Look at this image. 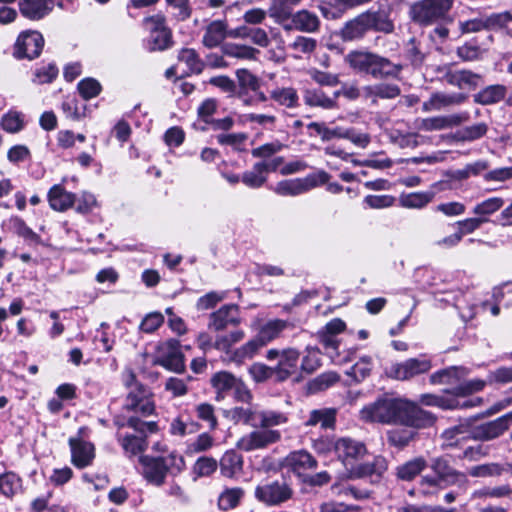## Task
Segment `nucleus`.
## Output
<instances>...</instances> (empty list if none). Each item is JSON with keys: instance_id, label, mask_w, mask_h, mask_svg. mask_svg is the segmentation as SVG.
I'll use <instances>...</instances> for the list:
<instances>
[{"instance_id": "obj_43", "label": "nucleus", "mask_w": 512, "mask_h": 512, "mask_svg": "<svg viewBox=\"0 0 512 512\" xmlns=\"http://www.w3.org/2000/svg\"><path fill=\"white\" fill-rule=\"evenodd\" d=\"M304 102L310 107H321L323 109H333L336 107V101L328 97L323 91L317 89H307L304 92Z\"/></svg>"}, {"instance_id": "obj_15", "label": "nucleus", "mask_w": 512, "mask_h": 512, "mask_svg": "<svg viewBox=\"0 0 512 512\" xmlns=\"http://www.w3.org/2000/svg\"><path fill=\"white\" fill-rule=\"evenodd\" d=\"M85 429L84 427L80 428L78 431L79 436L69 439L71 462L79 469L90 466L95 458L94 445L82 439V434Z\"/></svg>"}, {"instance_id": "obj_23", "label": "nucleus", "mask_w": 512, "mask_h": 512, "mask_svg": "<svg viewBox=\"0 0 512 512\" xmlns=\"http://www.w3.org/2000/svg\"><path fill=\"white\" fill-rule=\"evenodd\" d=\"M50 207L59 212L68 210L76 201L75 194L68 192L59 184L54 185L48 192Z\"/></svg>"}, {"instance_id": "obj_29", "label": "nucleus", "mask_w": 512, "mask_h": 512, "mask_svg": "<svg viewBox=\"0 0 512 512\" xmlns=\"http://www.w3.org/2000/svg\"><path fill=\"white\" fill-rule=\"evenodd\" d=\"M367 24V30H373L382 33H392L394 24L392 20L383 12L380 11H366L363 12Z\"/></svg>"}, {"instance_id": "obj_27", "label": "nucleus", "mask_w": 512, "mask_h": 512, "mask_svg": "<svg viewBox=\"0 0 512 512\" xmlns=\"http://www.w3.org/2000/svg\"><path fill=\"white\" fill-rule=\"evenodd\" d=\"M259 409L257 406L249 405L248 407L237 406L226 411V417L234 423H243L257 427Z\"/></svg>"}, {"instance_id": "obj_53", "label": "nucleus", "mask_w": 512, "mask_h": 512, "mask_svg": "<svg viewBox=\"0 0 512 512\" xmlns=\"http://www.w3.org/2000/svg\"><path fill=\"white\" fill-rule=\"evenodd\" d=\"M415 435L416 433L411 430L396 428L387 432V441L391 446L404 448L414 439Z\"/></svg>"}, {"instance_id": "obj_61", "label": "nucleus", "mask_w": 512, "mask_h": 512, "mask_svg": "<svg viewBox=\"0 0 512 512\" xmlns=\"http://www.w3.org/2000/svg\"><path fill=\"white\" fill-rule=\"evenodd\" d=\"M419 402L422 405L435 406L440 407L442 409H453L459 405V403L456 402V400L446 399L442 396H438L435 394H422L419 398Z\"/></svg>"}, {"instance_id": "obj_12", "label": "nucleus", "mask_w": 512, "mask_h": 512, "mask_svg": "<svg viewBox=\"0 0 512 512\" xmlns=\"http://www.w3.org/2000/svg\"><path fill=\"white\" fill-rule=\"evenodd\" d=\"M44 39L40 32L28 30L22 32L15 43L14 55L18 59L32 60L38 57L43 49Z\"/></svg>"}, {"instance_id": "obj_56", "label": "nucleus", "mask_w": 512, "mask_h": 512, "mask_svg": "<svg viewBox=\"0 0 512 512\" xmlns=\"http://www.w3.org/2000/svg\"><path fill=\"white\" fill-rule=\"evenodd\" d=\"M371 358L368 356L362 357L356 364H354L346 374L350 376L356 383L363 381L371 372Z\"/></svg>"}, {"instance_id": "obj_62", "label": "nucleus", "mask_w": 512, "mask_h": 512, "mask_svg": "<svg viewBox=\"0 0 512 512\" xmlns=\"http://www.w3.org/2000/svg\"><path fill=\"white\" fill-rule=\"evenodd\" d=\"M78 91L85 100H89L99 95L101 85L94 78H86L78 83Z\"/></svg>"}, {"instance_id": "obj_4", "label": "nucleus", "mask_w": 512, "mask_h": 512, "mask_svg": "<svg viewBox=\"0 0 512 512\" xmlns=\"http://www.w3.org/2000/svg\"><path fill=\"white\" fill-rule=\"evenodd\" d=\"M454 0H418L409 8L411 20L429 26L443 20L451 10Z\"/></svg>"}, {"instance_id": "obj_49", "label": "nucleus", "mask_w": 512, "mask_h": 512, "mask_svg": "<svg viewBox=\"0 0 512 512\" xmlns=\"http://www.w3.org/2000/svg\"><path fill=\"white\" fill-rule=\"evenodd\" d=\"M294 5L288 2V0H274L269 9V16L277 23L283 24L289 18L292 19V7Z\"/></svg>"}, {"instance_id": "obj_52", "label": "nucleus", "mask_w": 512, "mask_h": 512, "mask_svg": "<svg viewBox=\"0 0 512 512\" xmlns=\"http://www.w3.org/2000/svg\"><path fill=\"white\" fill-rule=\"evenodd\" d=\"M485 20L488 31L508 29L509 25L512 23V13L509 11L492 13L485 15Z\"/></svg>"}, {"instance_id": "obj_24", "label": "nucleus", "mask_w": 512, "mask_h": 512, "mask_svg": "<svg viewBox=\"0 0 512 512\" xmlns=\"http://www.w3.org/2000/svg\"><path fill=\"white\" fill-rule=\"evenodd\" d=\"M507 87L502 84L489 85L481 89L473 96L475 103L488 106L499 103L502 100L506 101Z\"/></svg>"}, {"instance_id": "obj_41", "label": "nucleus", "mask_w": 512, "mask_h": 512, "mask_svg": "<svg viewBox=\"0 0 512 512\" xmlns=\"http://www.w3.org/2000/svg\"><path fill=\"white\" fill-rule=\"evenodd\" d=\"M264 342L257 335L233 352L232 360L238 363L253 358L264 347Z\"/></svg>"}, {"instance_id": "obj_39", "label": "nucleus", "mask_w": 512, "mask_h": 512, "mask_svg": "<svg viewBox=\"0 0 512 512\" xmlns=\"http://www.w3.org/2000/svg\"><path fill=\"white\" fill-rule=\"evenodd\" d=\"M241 181L248 187L257 189L267 181L264 162H257L251 170L245 171L241 176Z\"/></svg>"}, {"instance_id": "obj_11", "label": "nucleus", "mask_w": 512, "mask_h": 512, "mask_svg": "<svg viewBox=\"0 0 512 512\" xmlns=\"http://www.w3.org/2000/svg\"><path fill=\"white\" fill-rule=\"evenodd\" d=\"M293 496V490L285 481H273L258 485L255 489V497L267 505L282 504Z\"/></svg>"}, {"instance_id": "obj_26", "label": "nucleus", "mask_w": 512, "mask_h": 512, "mask_svg": "<svg viewBox=\"0 0 512 512\" xmlns=\"http://www.w3.org/2000/svg\"><path fill=\"white\" fill-rule=\"evenodd\" d=\"M337 409L324 407L310 411L305 426H316L320 424L323 429H333L336 423Z\"/></svg>"}, {"instance_id": "obj_31", "label": "nucleus", "mask_w": 512, "mask_h": 512, "mask_svg": "<svg viewBox=\"0 0 512 512\" xmlns=\"http://www.w3.org/2000/svg\"><path fill=\"white\" fill-rule=\"evenodd\" d=\"M367 32L364 14L361 13L345 23L340 31V36L344 41H353L362 38Z\"/></svg>"}, {"instance_id": "obj_47", "label": "nucleus", "mask_w": 512, "mask_h": 512, "mask_svg": "<svg viewBox=\"0 0 512 512\" xmlns=\"http://www.w3.org/2000/svg\"><path fill=\"white\" fill-rule=\"evenodd\" d=\"M8 222L9 228L18 236L34 244L41 243L40 236L29 228L21 218L14 216Z\"/></svg>"}, {"instance_id": "obj_37", "label": "nucleus", "mask_w": 512, "mask_h": 512, "mask_svg": "<svg viewBox=\"0 0 512 512\" xmlns=\"http://www.w3.org/2000/svg\"><path fill=\"white\" fill-rule=\"evenodd\" d=\"M367 98L375 101L377 98L394 99L400 95V88L395 84L379 83L364 88Z\"/></svg>"}, {"instance_id": "obj_58", "label": "nucleus", "mask_w": 512, "mask_h": 512, "mask_svg": "<svg viewBox=\"0 0 512 512\" xmlns=\"http://www.w3.org/2000/svg\"><path fill=\"white\" fill-rule=\"evenodd\" d=\"M2 128L9 133H17L24 127L23 114L17 111H9L1 119Z\"/></svg>"}, {"instance_id": "obj_3", "label": "nucleus", "mask_w": 512, "mask_h": 512, "mask_svg": "<svg viewBox=\"0 0 512 512\" xmlns=\"http://www.w3.org/2000/svg\"><path fill=\"white\" fill-rule=\"evenodd\" d=\"M509 417H499L477 426L458 425L444 431L443 438L446 440L447 447L460 446L468 439L476 441H490L501 436L507 429V419Z\"/></svg>"}, {"instance_id": "obj_55", "label": "nucleus", "mask_w": 512, "mask_h": 512, "mask_svg": "<svg viewBox=\"0 0 512 512\" xmlns=\"http://www.w3.org/2000/svg\"><path fill=\"white\" fill-rule=\"evenodd\" d=\"M504 205V200L501 197H491L476 204L473 208V213L477 216H489L497 212Z\"/></svg>"}, {"instance_id": "obj_28", "label": "nucleus", "mask_w": 512, "mask_h": 512, "mask_svg": "<svg viewBox=\"0 0 512 512\" xmlns=\"http://www.w3.org/2000/svg\"><path fill=\"white\" fill-rule=\"evenodd\" d=\"M244 495L245 491L241 487H225L218 496L217 507L224 512L235 509Z\"/></svg>"}, {"instance_id": "obj_64", "label": "nucleus", "mask_w": 512, "mask_h": 512, "mask_svg": "<svg viewBox=\"0 0 512 512\" xmlns=\"http://www.w3.org/2000/svg\"><path fill=\"white\" fill-rule=\"evenodd\" d=\"M164 322V316L160 312L147 314L140 323L139 329L145 333L156 331Z\"/></svg>"}, {"instance_id": "obj_25", "label": "nucleus", "mask_w": 512, "mask_h": 512, "mask_svg": "<svg viewBox=\"0 0 512 512\" xmlns=\"http://www.w3.org/2000/svg\"><path fill=\"white\" fill-rule=\"evenodd\" d=\"M320 20L318 16L307 10H301L292 16V25H284L285 29H296L306 33H314L319 29Z\"/></svg>"}, {"instance_id": "obj_2", "label": "nucleus", "mask_w": 512, "mask_h": 512, "mask_svg": "<svg viewBox=\"0 0 512 512\" xmlns=\"http://www.w3.org/2000/svg\"><path fill=\"white\" fill-rule=\"evenodd\" d=\"M349 66L359 73L370 75L374 79L399 78L403 66L388 58L365 50H354L345 56Z\"/></svg>"}, {"instance_id": "obj_9", "label": "nucleus", "mask_w": 512, "mask_h": 512, "mask_svg": "<svg viewBox=\"0 0 512 512\" xmlns=\"http://www.w3.org/2000/svg\"><path fill=\"white\" fill-rule=\"evenodd\" d=\"M432 368L431 360L422 355L391 365L388 375L396 380L406 381L427 373Z\"/></svg>"}, {"instance_id": "obj_1", "label": "nucleus", "mask_w": 512, "mask_h": 512, "mask_svg": "<svg viewBox=\"0 0 512 512\" xmlns=\"http://www.w3.org/2000/svg\"><path fill=\"white\" fill-rule=\"evenodd\" d=\"M360 419L370 423L403 425L414 429L432 426L436 417L419 404L402 397H382L360 410Z\"/></svg>"}, {"instance_id": "obj_59", "label": "nucleus", "mask_w": 512, "mask_h": 512, "mask_svg": "<svg viewBox=\"0 0 512 512\" xmlns=\"http://www.w3.org/2000/svg\"><path fill=\"white\" fill-rule=\"evenodd\" d=\"M503 470V467L498 463H486L471 467L468 474L479 478L495 477L501 475Z\"/></svg>"}, {"instance_id": "obj_18", "label": "nucleus", "mask_w": 512, "mask_h": 512, "mask_svg": "<svg viewBox=\"0 0 512 512\" xmlns=\"http://www.w3.org/2000/svg\"><path fill=\"white\" fill-rule=\"evenodd\" d=\"M317 460L306 450L290 452L283 461V466L298 476H303L306 471L316 469Z\"/></svg>"}, {"instance_id": "obj_34", "label": "nucleus", "mask_w": 512, "mask_h": 512, "mask_svg": "<svg viewBox=\"0 0 512 512\" xmlns=\"http://www.w3.org/2000/svg\"><path fill=\"white\" fill-rule=\"evenodd\" d=\"M243 467V458L237 452L230 450L224 453L220 460L221 473L228 478L234 477Z\"/></svg>"}, {"instance_id": "obj_32", "label": "nucleus", "mask_w": 512, "mask_h": 512, "mask_svg": "<svg viewBox=\"0 0 512 512\" xmlns=\"http://www.w3.org/2000/svg\"><path fill=\"white\" fill-rule=\"evenodd\" d=\"M49 0H21L19 8L23 16L31 20H39L48 12Z\"/></svg>"}, {"instance_id": "obj_8", "label": "nucleus", "mask_w": 512, "mask_h": 512, "mask_svg": "<svg viewBox=\"0 0 512 512\" xmlns=\"http://www.w3.org/2000/svg\"><path fill=\"white\" fill-rule=\"evenodd\" d=\"M431 470L442 480L444 486H456L461 491H466L469 486L467 475L453 468L445 457H435L431 460Z\"/></svg>"}, {"instance_id": "obj_51", "label": "nucleus", "mask_w": 512, "mask_h": 512, "mask_svg": "<svg viewBox=\"0 0 512 512\" xmlns=\"http://www.w3.org/2000/svg\"><path fill=\"white\" fill-rule=\"evenodd\" d=\"M488 132V125L484 122L466 126L457 132L459 140L472 142L484 137Z\"/></svg>"}, {"instance_id": "obj_6", "label": "nucleus", "mask_w": 512, "mask_h": 512, "mask_svg": "<svg viewBox=\"0 0 512 512\" xmlns=\"http://www.w3.org/2000/svg\"><path fill=\"white\" fill-rule=\"evenodd\" d=\"M300 352L295 348L269 349L266 353L268 361L277 360L274 366L275 378L279 382L287 380L292 376L298 367Z\"/></svg>"}, {"instance_id": "obj_7", "label": "nucleus", "mask_w": 512, "mask_h": 512, "mask_svg": "<svg viewBox=\"0 0 512 512\" xmlns=\"http://www.w3.org/2000/svg\"><path fill=\"white\" fill-rule=\"evenodd\" d=\"M154 363L175 373L185 369L184 355L180 350V343L176 339H169L157 347Z\"/></svg>"}, {"instance_id": "obj_20", "label": "nucleus", "mask_w": 512, "mask_h": 512, "mask_svg": "<svg viewBox=\"0 0 512 512\" xmlns=\"http://www.w3.org/2000/svg\"><path fill=\"white\" fill-rule=\"evenodd\" d=\"M468 371L464 367L452 366L431 374L429 381L433 385H450L452 389L456 387L461 380L465 379Z\"/></svg>"}, {"instance_id": "obj_54", "label": "nucleus", "mask_w": 512, "mask_h": 512, "mask_svg": "<svg viewBox=\"0 0 512 512\" xmlns=\"http://www.w3.org/2000/svg\"><path fill=\"white\" fill-rule=\"evenodd\" d=\"M172 44V33L167 27L160 31L150 34L149 49L153 51H162L169 48Z\"/></svg>"}, {"instance_id": "obj_36", "label": "nucleus", "mask_w": 512, "mask_h": 512, "mask_svg": "<svg viewBox=\"0 0 512 512\" xmlns=\"http://www.w3.org/2000/svg\"><path fill=\"white\" fill-rule=\"evenodd\" d=\"M118 441L128 457L144 452L148 445L146 436L142 435L135 436L127 434L125 436H119Z\"/></svg>"}, {"instance_id": "obj_19", "label": "nucleus", "mask_w": 512, "mask_h": 512, "mask_svg": "<svg viewBox=\"0 0 512 512\" xmlns=\"http://www.w3.org/2000/svg\"><path fill=\"white\" fill-rule=\"evenodd\" d=\"M467 100V95L463 93H444L436 92L433 93L430 98L423 102V112L440 111L444 108L460 105Z\"/></svg>"}, {"instance_id": "obj_38", "label": "nucleus", "mask_w": 512, "mask_h": 512, "mask_svg": "<svg viewBox=\"0 0 512 512\" xmlns=\"http://www.w3.org/2000/svg\"><path fill=\"white\" fill-rule=\"evenodd\" d=\"M288 422V415L276 410H259L257 426L263 429H272L275 426L284 425Z\"/></svg>"}, {"instance_id": "obj_21", "label": "nucleus", "mask_w": 512, "mask_h": 512, "mask_svg": "<svg viewBox=\"0 0 512 512\" xmlns=\"http://www.w3.org/2000/svg\"><path fill=\"white\" fill-rule=\"evenodd\" d=\"M227 33V23L222 20H214L206 26L202 43L207 48H215L227 38Z\"/></svg>"}, {"instance_id": "obj_50", "label": "nucleus", "mask_w": 512, "mask_h": 512, "mask_svg": "<svg viewBox=\"0 0 512 512\" xmlns=\"http://www.w3.org/2000/svg\"><path fill=\"white\" fill-rule=\"evenodd\" d=\"M178 60L188 67L192 73H201L204 68V63L200 59L198 53L191 48H184L178 54Z\"/></svg>"}, {"instance_id": "obj_40", "label": "nucleus", "mask_w": 512, "mask_h": 512, "mask_svg": "<svg viewBox=\"0 0 512 512\" xmlns=\"http://www.w3.org/2000/svg\"><path fill=\"white\" fill-rule=\"evenodd\" d=\"M236 377L227 372L220 371L215 373L211 378V385L217 392V399L223 398V394L229 390H232L237 383Z\"/></svg>"}, {"instance_id": "obj_35", "label": "nucleus", "mask_w": 512, "mask_h": 512, "mask_svg": "<svg viewBox=\"0 0 512 512\" xmlns=\"http://www.w3.org/2000/svg\"><path fill=\"white\" fill-rule=\"evenodd\" d=\"M270 98L286 108H295L299 105V96L293 87H277L270 92Z\"/></svg>"}, {"instance_id": "obj_16", "label": "nucleus", "mask_w": 512, "mask_h": 512, "mask_svg": "<svg viewBox=\"0 0 512 512\" xmlns=\"http://www.w3.org/2000/svg\"><path fill=\"white\" fill-rule=\"evenodd\" d=\"M240 323L239 306L236 304H226L209 315L208 328L219 332L229 326H238Z\"/></svg>"}, {"instance_id": "obj_14", "label": "nucleus", "mask_w": 512, "mask_h": 512, "mask_svg": "<svg viewBox=\"0 0 512 512\" xmlns=\"http://www.w3.org/2000/svg\"><path fill=\"white\" fill-rule=\"evenodd\" d=\"M334 451L345 466L353 465L367 454V448L363 442L349 437L337 439L334 443Z\"/></svg>"}, {"instance_id": "obj_57", "label": "nucleus", "mask_w": 512, "mask_h": 512, "mask_svg": "<svg viewBox=\"0 0 512 512\" xmlns=\"http://www.w3.org/2000/svg\"><path fill=\"white\" fill-rule=\"evenodd\" d=\"M235 74L241 89L253 92H257L260 89V79L249 70L238 69Z\"/></svg>"}, {"instance_id": "obj_33", "label": "nucleus", "mask_w": 512, "mask_h": 512, "mask_svg": "<svg viewBox=\"0 0 512 512\" xmlns=\"http://www.w3.org/2000/svg\"><path fill=\"white\" fill-rule=\"evenodd\" d=\"M435 194L432 191L403 193L399 196V203L408 209H421L429 204Z\"/></svg>"}, {"instance_id": "obj_45", "label": "nucleus", "mask_w": 512, "mask_h": 512, "mask_svg": "<svg viewBox=\"0 0 512 512\" xmlns=\"http://www.w3.org/2000/svg\"><path fill=\"white\" fill-rule=\"evenodd\" d=\"M288 326L287 321L281 319L270 320L265 323L259 333V338L267 345L269 342L278 338L283 330Z\"/></svg>"}, {"instance_id": "obj_46", "label": "nucleus", "mask_w": 512, "mask_h": 512, "mask_svg": "<svg viewBox=\"0 0 512 512\" xmlns=\"http://www.w3.org/2000/svg\"><path fill=\"white\" fill-rule=\"evenodd\" d=\"M22 489V479L14 472L0 475V492L7 498H12Z\"/></svg>"}, {"instance_id": "obj_22", "label": "nucleus", "mask_w": 512, "mask_h": 512, "mask_svg": "<svg viewBox=\"0 0 512 512\" xmlns=\"http://www.w3.org/2000/svg\"><path fill=\"white\" fill-rule=\"evenodd\" d=\"M444 78L448 84L459 89H474L481 81V76L470 70L448 71Z\"/></svg>"}, {"instance_id": "obj_5", "label": "nucleus", "mask_w": 512, "mask_h": 512, "mask_svg": "<svg viewBox=\"0 0 512 512\" xmlns=\"http://www.w3.org/2000/svg\"><path fill=\"white\" fill-rule=\"evenodd\" d=\"M330 176L320 170L303 178H294L278 182L273 191L280 196H297L328 182Z\"/></svg>"}, {"instance_id": "obj_17", "label": "nucleus", "mask_w": 512, "mask_h": 512, "mask_svg": "<svg viewBox=\"0 0 512 512\" xmlns=\"http://www.w3.org/2000/svg\"><path fill=\"white\" fill-rule=\"evenodd\" d=\"M142 466V475L146 481L155 486H162L165 483V464L162 458L142 455L139 457Z\"/></svg>"}, {"instance_id": "obj_63", "label": "nucleus", "mask_w": 512, "mask_h": 512, "mask_svg": "<svg viewBox=\"0 0 512 512\" xmlns=\"http://www.w3.org/2000/svg\"><path fill=\"white\" fill-rule=\"evenodd\" d=\"M489 384L505 385L512 382V366H501L487 375Z\"/></svg>"}, {"instance_id": "obj_48", "label": "nucleus", "mask_w": 512, "mask_h": 512, "mask_svg": "<svg viewBox=\"0 0 512 512\" xmlns=\"http://www.w3.org/2000/svg\"><path fill=\"white\" fill-rule=\"evenodd\" d=\"M244 337L245 333L243 330H234L228 334L218 335L214 341L213 348L225 353H229L232 346L242 341Z\"/></svg>"}, {"instance_id": "obj_44", "label": "nucleus", "mask_w": 512, "mask_h": 512, "mask_svg": "<svg viewBox=\"0 0 512 512\" xmlns=\"http://www.w3.org/2000/svg\"><path fill=\"white\" fill-rule=\"evenodd\" d=\"M222 51L226 56L243 60H255L260 54L254 47L234 43L225 44Z\"/></svg>"}, {"instance_id": "obj_60", "label": "nucleus", "mask_w": 512, "mask_h": 512, "mask_svg": "<svg viewBox=\"0 0 512 512\" xmlns=\"http://www.w3.org/2000/svg\"><path fill=\"white\" fill-rule=\"evenodd\" d=\"M485 385L486 382L481 379H473L469 381H465L463 379L456 387L451 389L450 392L457 396H466L481 391Z\"/></svg>"}, {"instance_id": "obj_42", "label": "nucleus", "mask_w": 512, "mask_h": 512, "mask_svg": "<svg viewBox=\"0 0 512 512\" xmlns=\"http://www.w3.org/2000/svg\"><path fill=\"white\" fill-rule=\"evenodd\" d=\"M371 1L372 0H334L335 5L338 7L337 11L331 4L321 5L319 9L325 18L335 19L339 17L340 10L352 9Z\"/></svg>"}, {"instance_id": "obj_10", "label": "nucleus", "mask_w": 512, "mask_h": 512, "mask_svg": "<svg viewBox=\"0 0 512 512\" xmlns=\"http://www.w3.org/2000/svg\"><path fill=\"white\" fill-rule=\"evenodd\" d=\"M281 440V433L275 429H256L242 436L237 447L245 452L265 449Z\"/></svg>"}, {"instance_id": "obj_30", "label": "nucleus", "mask_w": 512, "mask_h": 512, "mask_svg": "<svg viewBox=\"0 0 512 512\" xmlns=\"http://www.w3.org/2000/svg\"><path fill=\"white\" fill-rule=\"evenodd\" d=\"M426 467V460L423 457H416L397 466L396 477L401 481L409 482L415 479Z\"/></svg>"}, {"instance_id": "obj_13", "label": "nucleus", "mask_w": 512, "mask_h": 512, "mask_svg": "<svg viewBox=\"0 0 512 512\" xmlns=\"http://www.w3.org/2000/svg\"><path fill=\"white\" fill-rule=\"evenodd\" d=\"M124 409L139 413L142 416L152 415L155 411V404L150 390L144 385L134 386L131 391H128Z\"/></svg>"}]
</instances>
